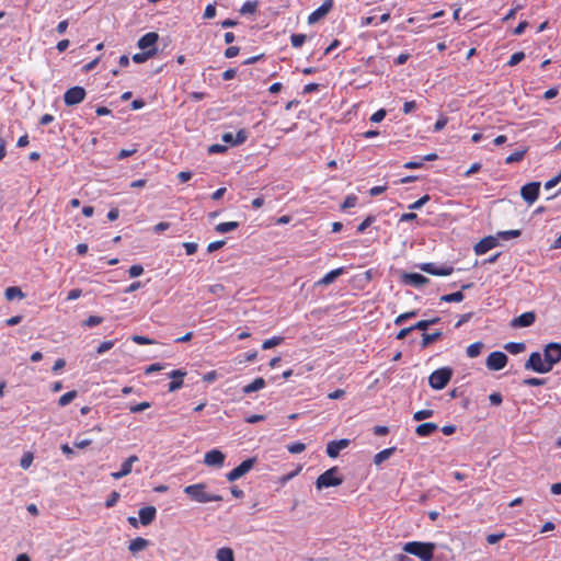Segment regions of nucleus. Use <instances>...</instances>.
Instances as JSON below:
<instances>
[{"label": "nucleus", "mask_w": 561, "mask_h": 561, "mask_svg": "<svg viewBox=\"0 0 561 561\" xmlns=\"http://www.w3.org/2000/svg\"><path fill=\"white\" fill-rule=\"evenodd\" d=\"M489 400L493 405H500L503 401V397L500 392H493L490 394Z\"/></svg>", "instance_id": "nucleus-62"}, {"label": "nucleus", "mask_w": 561, "mask_h": 561, "mask_svg": "<svg viewBox=\"0 0 561 561\" xmlns=\"http://www.w3.org/2000/svg\"><path fill=\"white\" fill-rule=\"evenodd\" d=\"M33 459H34V456L32 453H25L22 458H21V461H20V466L23 468V469H27L30 468V466L32 465L33 462Z\"/></svg>", "instance_id": "nucleus-41"}, {"label": "nucleus", "mask_w": 561, "mask_h": 561, "mask_svg": "<svg viewBox=\"0 0 561 561\" xmlns=\"http://www.w3.org/2000/svg\"><path fill=\"white\" fill-rule=\"evenodd\" d=\"M4 295H5V298H7L8 300H12V299H14V298H23V297H24V294L22 293L21 288L15 287V286H13V287H8V288L5 289Z\"/></svg>", "instance_id": "nucleus-33"}, {"label": "nucleus", "mask_w": 561, "mask_h": 561, "mask_svg": "<svg viewBox=\"0 0 561 561\" xmlns=\"http://www.w3.org/2000/svg\"><path fill=\"white\" fill-rule=\"evenodd\" d=\"M343 272L344 271H343L342 267L333 270V271L329 272L323 278H321L319 280V284H321V285H329V284L333 283L336 279V277L342 275Z\"/></svg>", "instance_id": "nucleus-28"}, {"label": "nucleus", "mask_w": 561, "mask_h": 561, "mask_svg": "<svg viewBox=\"0 0 561 561\" xmlns=\"http://www.w3.org/2000/svg\"><path fill=\"white\" fill-rule=\"evenodd\" d=\"M417 314V310H412V311H409V312H405V313H402L400 316H398L394 320V324L396 325H400L402 324L404 321H407L408 319L410 318H414L416 317Z\"/></svg>", "instance_id": "nucleus-37"}, {"label": "nucleus", "mask_w": 561, "mask_h": 561, "mask_svg": "<svg viewBox=\"0 0 561 561\" xmlns=\"http://www.w3.org/2000/svg\"><path fill=\"white\" fill-rule=\"evenodd\" d=\"M290 42H291V45L295 47V48H299L304 45V43L306 42V35L305 34H293L290 36Z\"/></svg>", "instance_id": "nucleus-38"}, {"label": "nucleus", "mask_w": 561, "mask_h": 561, "mask_svg": "<svg viewBox=\"0 0 561 561\" xmlns=\"http://www.w3.org/2000/svg\"><path fill=\"white\" fill-rule=\"evenodd\" d=\"M139 522L144 526L150 525L157 515V510L154 506H146L139 510Z\"/></svg>", "instance_id": "nucleus-19"}, {"label": "nucleus", "mask_w": 561, "mask_h": 561, "mask_svg": "<svg viewBox=\"0 0 561 561\" xmlns=\"http://www.w3.org/2000/svg\"><path fill=\"white\" fill-rule=\"evenodd\" d=\"M483 348L482 342H476L467 347V355L470 358H474L480 355L481 351Z\"/></svg>", "instance_id": "nucleus-31"}, {"label": "nucleus", "mask_w": 561, "mask_h": 561, "mask_svg": "<svg viewBox=\"0 0 561 561\" xmlns=\"http://www.w3.org/2000/svg\"><path fill=\"white\" fill-rule=\"evenodd\" d=\"M248 138V134L244 129H240L234 136L233 146L243 144Z\"/></svg>", "instance_id": "nucleus-48"}, {"label": "nucleus", "mask_w": 561, "mask_h": 561, "mask_svg": "<svg viewBox=\"0 0 561 561\" xmlns=\"http://www.w3.org/2000/svg\"><path fill=\"white\" fill-rule=\"evenodd\" d=\"M374 221H375L374 216L366 217V219L362 224H359V226L357 227V231L364 232Z\"/></svg>", "instance_id": "nucleus-54"}, {"label": "nucleus", "mask_w": 561, "mask_h": 561, "mask_svg": "<svg viewBox=\"0 0 561 561\" xmlns=\"http://www.w3.org/2000/svg\"><path fill=\"white\" fill-rule=\"evenodd\" d=\"M357 203V197L355 195H348L344 199L343 204L341 205V209L345 210L347 208L354 207Z\"/></svg>", "instance_id": "nucleus-43"}, {"label": "nucleus", "mask_w": 561, "mask_h": 561, "mask_svg": "<svg viewBox=\"0 0 561 561\" xmlns=\"http://www.w3.org/2000/svg\"><path fill=\"white\" fill-rule=\"evenodd\" d=\"M350 445L346 438L340 440H331L327 446V454L330 458H336L340 451Z\"/></svg>", "instance_id": "nucleus-17"}, {"label": "nucleus", "mask_w": 561, "mask_h": 561, "mask_svg": "<svg viewBox=\"0 0 561 561\" xmlns=\"http://www.w3.org/2000/svg\"><path fill=\"white\" fill-rule=\"evenodd\" d=\"M422 336H423V339H422L421 346H422V348H426L432 343H434L437 340H439L443 336V333L440 331H436L434 333H423Z\"/></svg>", "instance_id": "nucleus-25"}, {"label": "nucleus", "mask_w": 561, "mask_h": 561, "mask_svg": "<svg viewBox=\"0 0 561 561\" xmlns=\"http://www.w3.org/2000/svg\"><path fill=\"white\" fill-rule=\"evenodd\" d=\"M396 451V447H390V448H386L381 451H379L378 454L375 455L374 457V463L375 465H380L385 460H387L391 455H393V453Z\"/></svg>", "instance_id": "nucleus-27"}, {"label": "nucleus", "mask_w": 561, "mask_h": 561, "mask_svg": "<svg viewBox=\"0 0 561 561\" xmlns=\"http://www.w3.org/2000/svg\"><path fill=\"white\" fill-rule=\"evenodd\" d=\"M560 181H561V172L553 179L546 182L545 188L550 190V188L554 187L556 185H558L560 183Z\"/></svg>", "instance_id": "nucleus-63"}, {"label": "nucleus", "mask_w": 561, "mask_h": 561, "mask_svg": "<svg viewBox=\"0 0 561 561\" xmlns=\"http://www.w3.org/2000/svg\"><path fill=\"white\" fill-rule=\"evenodd\" d=\"M435 548L433 542L410 541L403 546V551L419 557L422 561H432Z\"/></svg>", "instance_id": "nucleus-1"}, {"label": "nucleus", "mask_w": 561, "mask_h": 561, "mask_svg": "<svg viewBox=\"0 0 561 561\" xmlns=\"http://www.w3.org/2000/svg\"><path fill=\"white\" fill-rule=\"evenodd\" d=\"M463 298H465V296H463L462 291H456V293H451V294L442 296L440 300L445 301V302H460L463 300Z\"/></svg>", "instance_id": "nucleus-32"}, {"label": "nucleus", "mask_w": 561, "mask_h": 561, "mask_svg": "<svg viewBox=\"0 0 561 561\" xmlns=\"http://www.w3.org/2000/svg\"><path fill=\"white\" fill-rule=\"evenodd\" d=\"M139 458L136 455L128 457L121 466V470L112 472L111 477L115 480H119L131 472L133 465L137 462Z\"/></svg>", "instance_id": "nucleus-15"}, {"label": "nucleus", "mask_w": 561, "mask_h": 561, "mask_svg": "<svg viewBox=\"0 0 561 561\" xmlns=\"http://www.w3.org/2000/svg\"><path fill=\"white\" fill-rule=\"evenodd\" d=\"M184 493L190 499L197 503L219 502L222 501V496L218 494H210L206 491L205 483L191 484L184 488Z\"/></svg>", "instance_id": "nucleus-2"}, {"label": "nucleus", "mask_w": 561, "mask_h": 561, "mask_svg": "<svg viewBox=\"0 0 561 561\" xmlns=\"http://www.w3.org/2000/svg\"><path fill=\"white\" fill-rule=\"evenodd\" d=\"M448 123L446 116H440L434 125V131H440Z\"/></svg>", "instance_id": "nucleus-61"}, {"label": "nucleus", "mask_w": 561, "mask_h": 561, "mask_svg": "<svg viewBox=\"0 0 561 561\" xmlns=\"http://www.w3.org/2000/svg\"><path fill=\"white\" fill-rule=\"evenodd\" d=\"M434 411L433 410H420L414 413L413 419L415 421H422L428 417L433 416Z\"/></svg>", "instance_id": "nucleus-40"}, {"label": "nucleus", "mask_w": 561, "mask_h": 561, "mask_svg": "<svg viewBox=\"0 0 561 561\" xmlns=\"http://www.w3.org/2000/svg\"><path fill=\"white\" fill-rule=\"evenodd\" d=\"M256 463V458H249L227 473L228 481L232 482L248 473Z\"/></svg>", "instance_id": "nucleus-7"}, {"label": "nucleus", "mask_w": 561, "mask_h": 561, "mask_svg": "<svg viewBox=\"0 0 561 561\" xmlns=\"http://www.w3.org/2000/svg\"><path fill=\"white\" fill-rule=\"evenodd\" d=\"M225 454L218 449H213L205 454L204 463L209 467H221L225 462Z\"/></svg>", "instance_id": "nucleus-14"}, {"label": "nucleus", "mask_w": 561, "mask_h": 561, "mask_svg": "<svg viewBox=\"0 0 561 561\" xmlns=\"http://www.w3.org/2000/svg\"><path fill=\"white\" fill-rule=\"evenodd\" d=\"M217 561H234V553L231 548L224 547L216 552Z\"/></svg>", "instance_id": "nucleus-23"}, {"label": "nucleus", "mask_w": 561, "mask_h": 561, "mask_svg": "<svg viewBox=\"0 0 561 561\" xmlns=\"http://www.w3.org/2000/svg\"><path fill=\"white\" fill-rule=\"evenodd\" d=\"M225 151H227V147L224 145L215 144V145L209 146V148H208V153H210V154L222 153Z\"/></svg>", "instance_id": "nucleus-60"}, {"label": "nucleus", "mask_w": 561, "mask_h": 561, "mask_svg": "<svg viewBox=\"0 0 561 561\" xmlns=\"http://www.w3.org/2000/svg\"><path fill=\"white\" fill-rule=\"evenodd\" d=\"M540 183L530 182L524 185L520 190V195L525 202L533 204L539 196Z\"/></svg>", "instance_id": "nucleus-10"}, {"label": "nucleus", "mask_w": 561, "mask_h": 561, "mask_svg": "<svg viewBox=\"0 0 561 561\" xmlns=\"http://www.w3.org/2000/svg\"><path fill=\"white\" fill-rule=\"evenodd\" d=\"M522 234L520 230H506V231H499L497 237L503 240H510L513 238H518Z\"/></svg>", "instance_id": "nucleus-36"}, {"label": "nucleus", "mask_w": 561, "mask_h": 561, "mask_svg": "<svg viewBox=\"0 0 561 561\" xmlns=\"http://www.w3.org/2000/svg\"><path fill=\"white\" fill-rule=\"evenodd\" d=\"M149 540L145 539V538H141V537H137L135 539H133L129 545H128V550L135 554L139 551H142L145 550L148 546H149Z\"/></svg>", "instance_id": "nucleus-22"}, {"label": "nucleus", "mask_w": 561, "mask_h": 561, "mask_svg": "<svg viewBox=\"0 0 561 561\" xmlns=\"http://www.w3.org/2000/svg\"><path fill=\"white\" fill-rule=\"evenodd\" d=\"M526 153V150L515 151L505 159V163L511 164L520 161Z\"/></svg>", "instance_id": "nucleus-39"}, {"label": "nucleus", "mask_w": 561, "mask_h": 561, "mask_svg": "<svg viewBox=\"0 0 561 561\" xmlns=\"http://www.w3.org/2000/svg\"><path fill=\"white\" fill-rule=\"evenodd\" d=\"M401 280L403 284L413 287H422L430 283V279L427 277L417 273H403L401 276Z\"/></svg>", "instance_id": "nucleus-11"}, {"label": "nucleus", "mask_w": 561, "mask_h": 561, "mask_svg": "<svg viewBox=\"0 0 561 561\" xmlns=\"http://www.w3.org/2000/svg\"><path fill=\"white\" fill-rule=\"evenodd\" d=\"M453 369L450 367H442L431 374L428 377L430 386L435 390L444 389L453 377Z\"/></svg>", "instance_id": "nucleus-3"}, {"label": "nucleus", "mask_w": 561, "mask_h": 561, "mask_svg": "<svg viewBox=\"0 0 561 561\" xmlns=\"http://www.w3.org/2000/svg\"><path fill=\"white\" fill-rule=\"evenodd\" d=\"M536 320V316L533 311L525 312L511 321L512 328H524L531 325Z\"/></svg>", "instance_id": "nucleus-18"}, {"label": "nucleus", "mask_w": 561, "mask_h": 561, "mask_svg": "<svg viewBox=\"0 0 561 561\" xmlns=\"http://www.w3.org/2000/svg\"><path fill=\"white\" fill-rule=\"evenodd\" d=\"M159 36L154 32H150L145 34L139 41H138V47L140 49H147L149 47L154 48V44L157 43Z\"/></svg>", "instance_id": "nucleus-20"}, {"label": "nucleus", "mask_w": 561, "mask_h": 561, "mask_svg": "<svg viewBox=\"0 0 561 561\" xmlns=\"http://www.w3.org/2000/svg\"><path fill=\"white\" fill-rule=\"evenodd\" d=\"M504 536H505L504 533L488 535L486 542L489 545H494V543L499 542L501 539H503Z\"/></svg>", "instance_id": "nucleus-58"}, {"label": "nucleus", "mask_w": 561, "mask_h": 561, "mask_svg": "<svg viewBox=\"0 0 561 561\" xmlns=\"http://www.w3.org/2000/svg\"><path fill=\"white\" fill-rule=\"evenodd\" d=\"M144 273V267L139 264L131 265L128 270V274L130 277H138Z\"/></svg>", "instance_id": "nucleus-49"}, {"label": "nucleus", "mask_w": 561, "mask_h": 561, "mask_svg": "<svg viewBox=\"0 0 561 561\" xmlns=\"http://www.w3.org/2000/svg\"><path fill=\"white\" fill-rule=\"evenodd\" d=\"M77 391L76 390H71V391H68L67 393L62 394L59 400H58V404L60 407H65L67 404H69L72 400L76 399L77 397Z\"/></svg>", "instance_id": "nucleus-34"}, {"label": "nucleus", "mask_w": 561, "mask_h": 561, "mask_svg": "<svg viewBox=\"0 0 561 561\" xmlns=\"http://www.w3.org/2000/svg\"><path fill=\"white\" fill-rule=\"evenodd\" d=\"M333 0H324V2L308 16V23L314 24L324 18L332 9Z\"/></svg>", "instance_id": "nucleus-12"}, {"label": "nucleus", "mask_w": 561, "mask_h": 561, "mask_svg": "<svg viewBox=\"0 0 561 561\" xmlns=\"http://www.w3.org/2000/svg\"><path fill=\"white\" fill-rule=\"evenodd\" d=\"M545 362L552 369L553 365L561 360V344L560 343H549L543 351Z\"/></svg>", "instance_id": "nucleus-6"}, {"label": "nucleus", "mask_w": 561, "mask_h": 561, "mask_svg": "<svg viewBox=\"0 0 561 561\" xmlns=\"http://www.w3.org/2000/svg\"><path fill=\"white\" fill-rule=\"evenodd\" d=\"M150 405H151L150 402H147V401L140 402L138 404L130 405L129 407V411L131 413H138V412H141V411H145V410L149 409Z\"/></svg>", "instance_id": "nucleus-46"}, {"label": "nucleus", "mask_w": 561, "mask_h": 561, "mask_svg": "<svg viewBox=\"0 0 561 561\" xmlns=\"http://www.w3.org/2000/svg\"><path fill=\"white\" fill-rule=\"evenodd\" d=\"M256 4H257V3H256V1H247V2L242 5V8H241L240 12H241L242 14L254 13V12H255V10H256Z\"/></svg>", "instance_id": "nucleus-42"}, {"label": "nucleus", "mask_w": 561, "mask_h": 561, "mask_svg": "<svg viewBox=\"0 0 561 561\" xmlns=\"http://www.w3.org/2000/svg\"><path fill=\"white\" fill-rule=\"evenodd\" d=\"M114 344H115L114 341L102 342L96 350L98 354H103V353L107 352L108 350H111L114 346Z\"/></svg>", "instance_id": "nucleus-52"}, {"label": "nucleus", "mask_w": 561, "mask_h": 561, "mask_svg": "<svg viewBox=\"0 0 561 561\" xmlns=\"http://www.w3.org/2000/svg\"><path fill=\"white\" fill-rule=\"evenodd\" d=\"M85 90L82 87H72L64 94L65 104L68 106L81 103L85 98Z\"/></svg>", "instance_id": "nucleus-8"}, {"label": "nucleus", "mask_w": 561, "mask_h": 561, "mask_svg": "<svg viewBox=\"0 0 561 561\" xmlns=\"http://www.w3.org/2000/svg\"><path fill=\"white\" fill-rule=\"evenodd\" d=\"M524 383L527 385V386L537 387V386L545 385L546 383V379H540V378L531 377V378L525 379Z\"/></svg>", "instance_id": "nucleus-55"}, {"label": "nucleus", "mask_w": 561, "mask_h": 561, "mask_svg": "<svg viewBox=\"0 0 561 561\" xmlns=\"http://www.w3.org/2000/svg\"><path fill=\"white\" fill-rule=\"evenodd\" d=\"M209 293L216 296H221L225 291V286L222 284H214L208 287Z\"/></svg>", "instance_id": "nucleus-51"}, {"label": "nucleus", "mask_w": 561, "mask_h": 561, "mask_svg": "<svg viewBox=\"0 0 561 561\" xmlns=\"http://www.w3.org/2000/svg\"><path fill=\"white\" fill-rule=\"evenodd\" d=\"M239 47L237 46H230L225 50V57L226 58H233L239 54Z\"/></svg>", "instance_id": "nucleus-64"}, {"label": "nucleus", "mask_w": 561, "mask_h": 561, "mask_svg": "<svg viewBox=\"0 0 561 561\" xmlns=\"http://www.w3.org/2000/svg\"><path fill=\"white\" fill-rule=\"evenodd\" d=\"M103 321V318L99 317V316H90L84 322L83 324L87 325V327H94V325H98L100 323H102Z\"/></svg>", "instance_id": "nucleus-53"}, {"label": "nucleus", "mask_w": 561, "mask_h": 561, "mask_svg": "<svg viewBox=\"0 0 561 561\" xmlns=\"http://www.w3.org/2000/svg\"><path fill=\"white\" fill-rule=\"evenodd\" d=\"M283 341H284V337H282V336H273L272 339H268L263 342L262 348L263 350L272 348L274 346L279 345Z\"/></svg>", "instance_id": "nucleus-35"}, {"label": "nucleus", "mask_w": 561, "mask_h": 561, "mask_svg": "<svg viewBox=\"0 0 561 561\" xmlns=\"http://www.w3.org/2000/svg\"><path fill=\"white\" fill-rule=\"evenodd\" d=\"M131 341L139 345L154 344V341L142 335H133Z\"/></svg>", "instance_id": "nucleus-44"}, {"label": "nucleus", "mask_w": 561, "mask_h": 561, "mask_svg": "<svg viewBox=\"0 0 561 561\" xmlns=\"http://www.w3.org/2000/svg\"><path fill=\"white\" fill-rule=\"evenodd\" d=\"M497 239L495 237L489 236L480 240L474 245V252L478 255L486 253L489 250L495 248L497 245Z\"/></svg>", "instance_id": "nucleus-16"}, {"label": "nucleus", "mask_w": 561, "mask_h": 561, "mask_svg": "<svg viewBox=\"0 0 561 561\" xmlns=\"http://www.w3.org/2000/svg\"><path fill=\"white\" fill-rule=\"evenodd\" d=\"M265 387V380L262 377L254 379L251 383L243 387V393H251L254 391H259Z\"/></svg>", "instance_id": "nucleus-24"}, {"label": "nucleus", "mask_w": 561, "mask_h": 561, "mask_svg": "<svg viewBox=\"0 0 561 561\" xmlns=\"http://www.w3.org/2000/svg\"><path fill=\"white\" fill-rule=\"evenodd\" d=\"M420 270L435 276H448L454 272L451 266L437 267L434 263H423Z\"/></svg>", "instance_id": "nucleus-13"}, {"label": "nucleus", "mask_w": 561, "mask_h": 561, "mask_svg": "<svg viewBox=\"0 0 561 561\" xmlns=\"http://www.w3.org/2000/svg\"><path fill=\"white\" fill-rule=\"evenodd\" d=\"M438 430L437 424L435 423H423L416 426L415 433L421 437H427L431 436L433 433H435Z\"/></svg>", "instance_id": "nucleus-21"}, {"label": "nucleus", "mask_w": 561, "mask_h": 561, "mask_svg": "<svg viewBox=\"0 0 561 561\" xmlns=\"http://www.w3.org/2000/svg\"><path fill=\"white\" fill-rule=\"evenodd\" d=\"M239 227L237 221L220 222L215 227V230L219 233H227L236 230Z\"/></svg>", "instance_id": "nucleus-29"}, {"label": "nucleus", "mask_w": 561, "mask_h": 561, "mask_svg": "<svg viewBox=\"0 0 561 561\" xmlns=\"http://www.w3.org/2000/svg\"><path fill=\"white\" fill-rule=\"evenodd\" d=\"M339 468L332 467L329 470L324 471L320 474L316 481V486L318 490L330 486H337L343 483V478L337 477Z\"/></svg>", "instance_id": "nucleus-4"}, {"label": "nucleus", "mask_w": 561, "mask_h": 561, "mask_svg": "<svg viewBox=\"0 0 561 561\" xmlns=\"http://www.w3.org/2000/svg\"><path fill=\"white\" fill-rule=\"evenodd\" d=\"M225 244H226L225 240H219V241L211 242V243L208 244L207 251L209 253H213V252L221 249Z\"/></svg>", "instance_id": "nucleus-57"}, {"label": "nucleus", "mask_w": 561, "mask_h": 561, "mask_svg": "<svg viewBox=\"0 0 561 561\" xmlns=\"http://www.w3.org/2000/svg\"><path fill=\"white\" fill-rule=\"evenodd\" d=\"M525 58V54L523 51H517L511 56V59L508 60L507 65L510 67L516 66Z\"/></svg>", "instance_id": "nucleus-45"}, {"label": "nucleus", "mask_w": 561, "mask_h": 561, "mask_svg": "<svg viewBox=\"0 0 561 561\" xmlns=\"http://www.w3.org/2000/svg\"><path fill=\"white\" fill-rule=\"evenodd\" d=\"M430 201L428 195L422 196L420 199L409 206L410 209H420L425 203Z\"/></svg>", "instance_id": "nucleus-56"}, {"label": "nucleus", "mask_w": 561, "mask_h": 561, "mask_svg": "<svg viewBox=\"0 0 561 561\" xmlns=\"http://www.w3.org/2000/svg\"><path fill=\"white\" fill-rule=\"evenodd\" d=\"M386 114H387L386 110H383V108L378 110L376 113H374L371 115L370 121L374 123H379L385 118Z\"/></svg>", "instance_id": "nucleus-59"}, {"label": "nucleus", "mask_w": 561, "mask_h": 561, "mask_svg": "<svg viewBox=\"0 0 561 561\" xmlns=\"http://www.w3.org/2000/svg\"><path fill=\"white\" fill-rule=\"evenodd\" d=\"M504 348L511 354H519L525 351L526 345L524 343L510 342L504 345Z\"/></svg>", "instance_id": "nucleus-30"}, {"label": "nucleus", "mask_w": 561, "mask_h": 561, "mask_svg": "<svg viewBox=\"0 0 561 561\" xmlns=\"http://www.w3.org/2000/svg\"><path fill=\"white\" fill-rule=\"evenodd\" d=\"M525 369H530L539 374H546L550 371V367L542 359V356L538 352H534L530 354L528 360L525 363Z\"/></svg>", "instance_id": "nucleus-5"}, {"label": "nucleus", "mask_w": 561, "mask_h": 561, "mask_svg": "<svg viewBox=\"0 0 561 561\" xmlns=\"http://www.w3.org/2000/svg\"><path fill=\"white\" fill-rule=\"evenodd\" d=\"M156 54H157V49L156 48H150V49L145 50L142 53L135 54L133 56V60L136 64H141V62H145L146 60H148L149 58H152Z\"/></svg>", "instance_id": "nucleus-26"}, {"label": "nucleus", "mask_w": 561, "mask_h": 561, "mask_svg": "<svg viewBox=\"0 0 561 561\" xmlns=\"http://www.w3.org/2000/svg\"><path fill=\"white\" fill-rule=\"evenodd\" d=\"M287 449L291 454H299L306 449V445L304 443H294L289 445Z\"/></svg>", "instance_id": "nucleus-50"}, {"label": "nucleus", "mask_w": 561, "mask_h": 561, "mask_svg": "<svg viewBox=\"0 0 561 561\" xmlns=\"http://www.w3.org/2000/svg\"><path fill=\"white\" fill-rule=\"evenodd\" d=\"M507 359L503 352H492L486 358V367L491 370H501L506 366Z\"/></svg>", "instance_id": "nucleus-9"}, {"label": "nucleus", "mask_w": 561, "mask_h": 561, "mask_svg": "<svg viewBox=\"0 0 561 561\" xmlns=\"http://www.w3.org/2000/svg\"><path fill=\"white\" fill-rule=\"evenodd\" d=\"M119 496H121V495H119V493H118L117 491H113V492L110 494L108 499L106 500V502H105V506H106L107 508L115 506V504H116V503H117V501L119 500Z\"/></svg>", "instance_id": "nucleus-47"}]
</instances>
